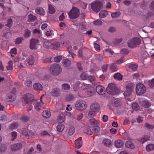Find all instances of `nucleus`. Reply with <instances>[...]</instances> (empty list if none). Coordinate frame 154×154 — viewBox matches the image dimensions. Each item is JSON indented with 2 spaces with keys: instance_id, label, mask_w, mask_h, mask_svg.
Wrapping results in <instances>:
<instances>
[{
  "instance_id": "1",
  "label": "nucleus",
  "mask_w": 154,
  "mask_h": 154,
  "mask_svg": "<svg viewBox=\"0 0 154 154\" xmlns=\"http://www.w3.org/2000/svg\"><path fill=\"white\" fill-rule=\"evenodd\" d=\"M24 99L25 105H23V106L26 107L27 111L29 112L31 111L32 108V103L34 101L33 95L30 93L27 94L25 95Z\"/></svg>"
},
{
  "instance_id": "2",
  "label": "nucleus",
  "mask_w": 154,
  "mask_h": 154,
  "mask_svg": "<svg viewBox=\"0 0 154 154\" xmlns=\"http://www.w3.org/2000/svg\"><path fill=\"white\" fill-rule=\"evenodd\" d=\"M106 91L108 94L112 95L118 94L119 91L116 85L112 83L109 84L106 88Z\"/></svg>"
},
{
  "instance_id": "3",
  "label": "nucleus",
  "mask_w": 154,
  "mask_h": 154,
  "mask_svg": "<svg viewBox=\"0 0 154 154\" xmlns=\"http://www.w3.org/2000/svg\"><path fill=\"white\" fill-rule=\"evenodd\" d=\"M50 70L53 75H57L61 72L62 69L59 64L55 63L51 65Z\"/></svg>"
},
{
  "instance_id": "4",
  "label": "nucleus",
  "mask_w": 154,
  "mask_h": 154,
  "mask_svg": "<svg viewBox=\"0 0 154 154\" xmlns=\"http://www.w3.org/2000/svg\"><path fill=\"white\" fill-rule=\"evenodd\" d=\"M80 13L79 10L78 8L73 7L69 12V17L71 19H75L79 17Z\"/></svg>"
},
{
  "instance_id": "5",
  "label": "nucleus",
  "mask_w": 154,
  "mask_h": 154,
  "mask_svg": "<svg viewBox=\"0 0 154 154\" xmlns=\"http://www.w3.org/2000/svg\"><path fill=\"white\" fill-rule=\"evenodd\" d=\"M102 6V2L98 1L93 2L91 5V7L92 9L96 12H98L100 11Z\"/></svg>"
},
{
  "instance_id": "6",
  "label": "nucleus",
  "mask_w": 154,
  "mask_h": 154,
  "mask_svg": "<svg viewBox=\"0 0 154 154\" xmlns=\"http://www.w3.org/2000/svg\"><path fill=\"white\" fill-rule=\"evenodd\" d=\"M76 108L79 110H83L86 109L87 107L86 102L82 100H77L75 104Z\"/></svg>"
},
{
  "instance_id": "7",
  "label": "nucleus",
  "mask_w": 154,
  "mask_h": 154,
  "mask_svg": "<svg viewBox=\"0 0 154 154\" xmlns=\"http://www.w3.org/2000/svg\"><path fill=\"white\" fill-rule=\"evenodd\" d=\"M146 87L143 84L138 83L137 84L136 91L138 95H140L143 94L146 92Z\"/></svg>"
},
{
  "instance_id": "8",
  "label": "nucleus",
  "mask_w": 154,
  "mask_h": 154,
  "mask_svg": "<svg viewBox=\"0 0 154 154\" xmlns=\"http://www.w3.org/2000/svg\"><path fill=\"white\" fill-rule=\"evenodd\" d=\"M140 43V39L137 38H134L129 40L128 43V46L130 48L135 47Z\"/></svg>"
},
{
  "instance_id": "9",
  "label": "nucleus",
  "mask_w": 154,
  "mask_h": 154,
  "mask_svg": "<svg viewBox=\"0 0 154 154\" xmlns=\"http://www.w3.org/2000/svg\"><path fill=\"white\" fill-rule=\"evenodd\" d=\"M39 41L38 39L32 38L30 40V48L31 49H36L39 45Z\"/></svg>"
},
{
  "instance_id": "10",
  "label": "nucleus",
  "mask_w": 154,
  "mask_h": 154,
  "mask_svg": "<svg viewBox=\"0 0 154 154\" xmlns=\"http://www.w3.org/2000/svg\"><path fill=\"white\" fill-rule=\"evenodd\" d=\"M126 90L124 92L125 97L131 95L132 91L133 89V86L132 84H129L127 85L126 87Z\"/></svg>"
},
{
  "instance_id": "11",
  "label": "nucleus",
  "mask_w": 154,
  "mask_h": 154,
  "mask_svg": "<svg viewBox=\"0 0 154 154\" xmlns=\"http://www.w3.org/2000/svg\"><path fill=\"white\" fill-rule=\"evenodd\" d=\"M139 103L142 107L148 108L151 106V103L146 100H140L139 101Z\"/></svg>"
},
{
  "instance_id": "12",
  "label": "nucleus",
  "mask_w": 154,
  "mask_h": 154,
  "mask_svg": "<svg viewBox=\"0 0 154 154\" xmlns=\"http://www.w3.org/2000/svg\"><path fill=\"white\" fill-rule=\"evenodd\" d=\"M44 95H42L40 97V101L41 102H37L36 101H35L34 103V106L35 109L37 110H39L41 109V107L42 105V99L43 96Z\"/></svg>"
},
{
  "instance_id": "13",
  "label": "nucleus",
  "mask_w": 154,
  "mask_h": 154,
  "mask_svg": "<svg viewBox=\"0 0 154 154\" xmlns=\"http://www.w3.org/2000/svg\"><path fill=\"white\" fill-rule=\"evenodd\" d=\"M51 95L53 97H58L60 94V90L58 88H54L51 91Z\"/></svg>"
},
{
  "instance_id": "14",
  "label": "nucleus",
  "mask_w": 154,
  "mask_h": 154,
  "mask_svg": "<svg viewBox=\"0 0 154 154\" xmlns=\"http://www.w3.org/2000/svg\"><path fill=\"white\" fill-rule=\"evenodd\" d=\"M96 90L97 93L100 95H103L105 93V88L102 86H97L96 88Z\"/></svg>"
},
{
  "instance_id": "15",
  "label": "nucleus",
  "mask_w": 154,
  "mask_h": 154,
  "mask_svg": "<svg viewBox=\"0 0 154 154\" xmlns=\"http://www.w3.org/2000/svg\"><path fill=\"white\" fill-rule=\"evenodd\" d=\"M22 146V143H17L13 144L11 146V149L14 151H17L20 149Z\"/></svg>"
},
{
  "instance_id": "16",
  "label": "nucleus",
  "mask_w": 154,
  "mask_h": 154,
  "mask_svg": "<svg viewBox=\"0 0 154 154\" xmlns=\"http://www.w3.org/2000/svg\"><path fill=\"white\" fill-rule=\"evenodd\" d=\"M75 131V128L74 127H69L67 129L66 134L67 137L70 136L74 133Z\"/></svg>"
},
{
  "instance_id": "17",
  "label": "nucleus",
  "mask_w": 154,
  "mask_h": 154,
  "mask_svg": "<svg viewBox=\"0 0 154 154\" xmlns=\"http://www.w3.org/2000/svg\"><path fill=\"white\" fill-rule=\"evenodd\" d=\"M90 110H93L95 112H98L100 109V105L97 103H92L90 107Z\"/></svg>"
},
{
  "instance_id": "18",
  "label": "nucleus",
  "mask_w": 154,
  "mask_h": 154,
  "mask_svg": "<svg viewBox=\"0 0 154 154\" xmlns=\"http://www.w3.org/2000/svg\"><path fill=\"white\" fill-rule=\"evenodd\" d=\"M87 95L88 97L93 96L94 94V89L91 86L88 87L86 91Z\"/></svg>"
},
{
  "instance_id": "19",
  "label": "nucleus",
  "mask_w": 154,
  "mask_h": 154,
  "mask_svg": "<svg viewBox=\"0 0 154 154\" xmlns=\"http://www.w3.org/2000/svg\"><path fill=\"white\" fill-rule=\"evenodd\" d=\"M16 98V94L9 93L7 95L6 100L9 102H11L15 100Z\"/></svg>"
},
{
  "instance_id": "20",
  "label": "nucleus",
  "mask_w": 154,
  "mask_h": 154,
  "mask_svg": "<svg viewBox=\"0 0 154 154\" xmlns=\"http://www.w3.org/2000/svg\"><path fill=\"white\" fill-rule=\"evenodd\" d=\"M75 146L77 148H80L82 144V137H80L75 140Z\"/></svg>"
},
{
  "instance_id": "21",
  "label": "nucleus",
  "mask_w": 154,
  "mask_h": 154,
  "mask_svg": "<svg viewBox=\"0 0 154 154\" xmlns=\"http://www.w3.org/2000/svg\"><path fill=\"white\" fill-rule=\"evenodd\" d=\"M34 61V57L32 55L29 56L26 59V62L29 65H32L33 64Z\"/></svg>"
},
{
  "instance_id": "22",
  "label": "nucleus",
  "mask_w": 154,
  "mask_h": 154,
  "mask_svg": "<svg viewBox=\"0 0 154 154\" xmlns=\"http://www.w3.org/2000/svg\"><path fill=\"white\" fill-rule=\"evenodd\" d=\"M62 63L63 66L67 69L70 68L71 64L70 61L68 59H64L62 61Z\"/></svg>"
},
{
  "instance_id": "23",
  "label": "nucleus",
  "mask_w": 154,
  "mask_h": 154,
  "mask_svg": "<svg viewBox=\"0 0 154 154\" xmlns=\"http://www.w3.org/2000/svg\"><path fill=\"white\" fill-rule=\"evenodd\" d=\"M65 120V116L63 113L60 114L58 116L57 122L59 123H62Z\"/></svg>"
},
{
  "instance_id": "24",
  "label": "nucleus",
  "mask_w": 154,
  "mask_h": 154,
  "mask_svg": "<svg viewBox=\"0 0 154 154\" xmlns=\"http://www.w3.org/2000/svg\"><path fill=\"white\" fill-rule=\"evenodd\" d=\"M35 12L41 15H44L45 12L44 9L41 7H38L35 10Z\"/></svg>"
},
{
  "instance_id": "25",
  "label": "nucleus",
  "mask_w": 154,
  "mask_h": 154,
  "mask_svg": "<svg viewBox=\"0 0 154 154\" xmlns=\"http://www.w3.org/2000/svg\"><path fill=\"white\" fill-rule=\"evenodd\" d=\"M124 143L121 140H118L115 141V145L117 148H121L123 145Z\"/></svg>"
},
{
  "instance_id": "26",
  "label": "nucleus",
  "mask_w": 154,
  "mask_h": 154,
  "mask_svg": "<svg viewBox=\"0 0 154 154\" xmlns=\"http://www.w3.org/2000/svg\"><path fill=\"white\" fill-rule=\"evenodd\" d=\"M113 77L115 79L118 81H121L122 79V76L119 72L115 73L113 75Z\"/></svg>"
},
{
  "instance_id": "27",
  "label": "nucleus",
  "mask_w": 154,
  "mask_h": 154,
  "mask_svg": "<svg viewBox=\"0 0 154 154\" xmlns=\"http://www.w3.org/2000/svg\"><path fill=\"white\" fill-rule=\"evenodd\" d=\"M112 104L116 106H118L120 105L121 102L119 99H114L112 101Z\"/></svg>"
},
{
  "instance_id": "28",
  "label": "nucleus",
  "mask_w": 154,
  "mask_h": 154,
  "mask_svg": "<svg viewBox=\"0 0 154 154\" xmlns=\"http://www.w3.org/2000/svg\"><path fill=\"white\" fill-rule=\"evenodd\" d=\"M150 8L151 10L153 11V12H149L147 13V16L149 17H151L153 15L154 12V1L152 2L150 5Z\"/></svg>"
},
{
  "instance_id": "29",
  "label": "nucleus",
  "mask_w": 154,
  "mask_h": 154,
  "mask_svg": "<svg viewBox=\"0 0 154 154\" xmlns=\"http://www.w3.org/2000/svg\"><path fill=\"white\" fill-rule=\"evenodd\" d=\"M110 68L112 72H116L117 71L118 68L115 63H112L110 65Z\"/></svg>"
},
{
  "instance_id": "30",
  "label": "nucleus",
  "mask_w": 154,
  "mask_h": 154,
  "mask_svg": "<svg viewBox=\"0 0 154 154\" xmlns=\"http://www.w3.org/2000/svg\"><path fill=\"white\" fill-rule=\"evenodd\" d=\"M42 116L45 118H49L51 116V113L47 110L44 111L42 112Z\"/></svg>"
},
{
  "instance_id": "31",
  "label": "nucleus",
  "mask_w": 154,
  "mask_h": 154,
  "mask_svg": "<svg viewBox=\"0 0 154 154\" xmlns=\"http://www.w3.org/2000/svg\"><path fill=\"white\" fill-rule=\"evenodd\" d=\"M108 11L103 10L101 11L99 13V17L100 18H103L105 17L108 14Z\"/></svg>"
},
{
  "instance_id": "32",
  "label": "nucleus",
  "mask_w": 154,
  "mask_h": 154,
  "mask_svg": "<svg viewBox=\"0 0 154 154\" xmlns=\"http://www.w3.org/2000/svg\"><path fill=\"white\" fill-rule=\"evenodd\" d=\"M100 127L98 126H95L92 127L93 131L97 135L100 134L99 132L100 131Z\"/></svg>"
},
{
  "instance_id": "33",
  "label": "nucleus",
  "mask_w": 154,
  "mask_h": 154,
  "mask_svg": "<svg viewBox=\"0 0 154 154\" xmlns=\"http://www.w3.org/2000/svg\"><path fill=\"white\" fill-rule=\"evenodd\" d=\"M28 22H33L35 21L36 19V16L33 15L32 14H30L28 16Z\"/></svg>"
},
{
  "instance_id": "34",
  "label": "nucleus",
  "mask_w": 154,
  "mask_h": 154,
  "mask_svg": "<svg viewBox=\"0 0 154 154\" xmlns=\"http://www.w3.org/2000/svg\"><path fill=\"white\" fill-rule=\"evenodd\" d=\"M31 31L29 29H26L24 30V37L25 38L29 37L31 35Z\"/></svg>"
},
{
  "instance_id": "35",
  "label": "nucleus",
  "mask_w": 154,
  "mask_h": 154,
  "mask_svg": "<svg viewBox=\"0 0 154 154\" xmlns=\"http://www.w3.org/2000/svg\"><path fill=\"white\" fill-rule=\"evenodd\" d=\"M34 88L36 90H41L42 89V85L39 83H35L33 85Z\"/></svg>"
},
{
  "instance_id": "36",
  "label": "nucleus",
  "mask_w": 154,
  "mask_h": 154,
  "mask_svg": "<svg viewBox=\"0 0 154 154\" xmlns=\"http://www.w3.org/2000/svg\"><path fill=\"white\" fill-rule=\"evenodd\" d=\"M89 75L85 72L82 73L80 75L81 78L82 80H86L88 77Z\"/></svg>"
},
{
  "instance_id": "37",
  "label": "nucleus",
  "mask_w": 154,
  "mask_h": 154,
  "mask_svg": "<svg viewBox=\"0 0 154 154\" xmlns=\"http://www.w3.org/2000/svg\"><path fill=\"white\" fill-rule=\"evenodd\" d=\"M125 146L128 148L133 149L134 147V144L131 141H128L125 143Z\"/></svg>"
},
{
  "instance_id": "38",
  "label": "nucleus",
  "mask_w": 154,
  "mask_h": 154,
  "mask_svg": "<svg viewBox=\"0 0 154 154\" xmlns=\"http://www.w3.org/2000/svg\"><path fill=\"white\" fill-rule=\"evenodd\" d=\"M65 128L64 125L62 124H60L58 125L57 127V128L58 131L62 132L63 131Z\"/></svg>"
},
{
  "instance_id": "39",
  "label": "nucleus",
  "mask_w": 154,
  "mask_h": 154,
  "mask_svg": "<svg viewBox=\"0 0 154 154\" xmlns=\"http://www.w3.org/2000/svg\"><path fill=\"white\" fill-rule=\"evenodd\" d=\"M128 66L130 69L134 71L136 70L137 68V65L133 63H129L128 65Z\"/></svg>"
},
{
  "instance_id": "40",
  "label": "nucleus",
  "mask_w": 154,
  "mask_h": 154,
  "mask_svg": "<svg viewBox=\"0 0 154 154\" xmlns=\"http://www.w3.org/2000/svg\"><path fill=\"white\" fill-rule=\"evenodd\" d=\"M96 112L93 110H91L88 112L87 117L91 118L94 116L96 115Z\"/></svg>"
},
{
  "instance_id": "41",
  "label": "nucleus",
  "mask_w": 154,
  "mask_h": 154,
  "mask_svg": "<svg viewBox=\"0 0 154 154\" xmlns=\"http://www.w3.org/2000/svg\"><path fill=\"white\" fill-rule=\"evenodd\" d=\"M103 144L106 146H109L111 144V141L109 139H105L103 141Z\"/></svg>"
},
{
  "instance_id": "42",
  "label": "nucleus",
  "mask_w": 154,
  "mask_h": 154,
  "mask_svg": "<svg viewBox=\"0 0 154 154\" xmlns=\"http://www.w3.org/2000/svg\"><path fill=\"white\" fill-rule=\"evenodd\" d=\"M70 88L69 85L67 83L63 84L62 85V88L63 90H68L70 89Z\"/></svg>"
},
{
  "instance_id": "43",
  "label": "nucleus",
  "mask_w": 154,
  "mask_h": 154,
  "mask_svg": "<svg viewBox=\"0 0 154 154\" xmlns=\"http://www.w3.org/2000/svg\"><path fill=\"white\" fill-rule=\"evenodd\" d=\"M149 137L148 135H146L142 138L140 139V141L143 143L149 140Z\"/></svg>"
},
{
  "instance_id": "44",
  "label": "nucleus",
  "mask_w": 154,
  "mask_h": 154,
  "mask_svg": "<svg viewBox=\"0 0 154 154\" xmlns=\"http://www.w3.org/2000/svg\"><path fill=\"white\" fill-rule=\"evenodd\" d=\"M61 44V43L55 42L52 43V46H53V48L54 49H57L60 47Z\"/></svg>"
},
{
  "instance_id": "45",
  "label": "nucleus",
  "mask_w": 154,
  "mask_h": 154,
  "mask_svg": "<svg viewBox=\"0 0 154 154\" xmlns=\"http://www.w3.org/2000/svg\"><path fill=\"white\" fill-rule=\"evenodd\" d=\"M84 132L85 133L88 135H91L93 134V132L91 129L88 128H85L84 129Z\"/></svg>"
},
{
  "instance_id": "46",
  "label": "nucleus",
  "mask_w": 154,
  "mask_h": 154,
  "mask_svg": "<svg viewBox=\"0 0 154 154\" xmlns=\"http://www.w3.org/2000/svg\"><path fill=\"white\" fill-rule=\"evenodd\" d=\"M146 148L148 151H151L154 149V145L152 144H149L146 146Z\"/></svg>"
},
{
  "instance_id": "47",
  "label": "nucleus",
  "mask_w": 154,
  "mask_h": 154,
  "mask_svg": "<svg viewBox=\"0 0 154 154\" xmlns=\"http://www.w3.org/2000/svg\"><path fill=\"white\" fill-rule=\"evenodd\" d=\"M52 44L48 41H45L44 42L43 46L45 48H49L52 46Z\"/></svg>"
},
{
  "instance_id": "48",
  "label": "nucleus",
  "mask_w": 154,
  "mask_h": 154,
  "mask_svg": "<svg viewBox=\"0 0 154 154\" xmlns=\"http://www.w3.org/2000/svg\"><path fill=\"white\" fill-rule=\"evenodd\" d=\"M12 62L11 60H9L8 62V64L6 68L7 70H12L13 69Z\"/></svg>"
},
{
  "instance_id": "49",
  "label": "nucleus",
  "mask_w": 154,
  "mask_h": 154,
  "mask_svg": "<svg viewBox=\"0 0 154 154\" xmlns=\"http://www.w3.org/2000/svg\"><path fill=\"white\" fill-rule=\"evenodd\" d=\"M23 40V39L22 37H18L16 39L14 42L16 44H20L21 43Z\"/></svg>"
},
{
  "instance_id": "50",
  "label": "nucleus",
  "mask_w": 154,
  "mask_h": 154,
  "mask_svg": "<svg viewBox=\"0 0 154 154\" xmlns=\"http://www.w3.org/2000/svg\"><path fill=\"white\" fill-rule=\"evenodd\" d=\"M124 57L123 56H122L119 60L115 61V63L116 64H121L124 62Z\"/></svg>"
},
{
  "instance_id": "51",
  "label": "nucleus",
  "mask_w": 154,
  "mask_h": 154,
  "mask_svg": "<svg viewBox=\"0 0 154 154\" xmlns=\"http://www.w3.org/2000/svg\"><path fill=\"white\" fill-rule=\"evenodd\" d=\"M7 24H6L5 26L9 28L11 27L13 23L12 19L11 18L7 20Z\"/></svg>"
},
{
  "instance_id": "52",
  "label": "nucleus",
  "mask_w": 154,
  "mask_h": 154,
  "mask_svg": "<svg viewBox=\"0 0 154 154\" xmlns=\"http://www.w3.org/2000/svg\"><path fill=\"white\" fill-rule=\"evenodd\" d=\"M74 97L72 95H69L66 97V100L67 101H70L74 100Z\"/></svg>"
},
{
  "instance_id": "53",
  "label": "nucleus",
  "mask_w": 154,
  "mask_h": 154,
  "mask_svg": "<svg viewBox=\"0 0 154 154\" xmlns=\"http://www.w3.org/2000/svg\"><path fill=\"white\" fill-rule=\"evenodd\" d=\"M122 38L115 39L113 40V42L114 45H118L122 42Z\"/></svg>"
},
{
  "instance_id": "54",
  "label": "nucleus",
  "mask_w": 154,
  "mask_h": 154,
  "mask_svg": "<svg viewBox=\"0 0 154 154\" xmlns=\"http://www.w3.org/2000/svg\"><path fill=\"white\" fill-rule=\"evenodd\" d=\"M121 13L120 11H118L114 13H112L111 14V16L113 18H116L118 17L120 14Z\"/></svg>"
},
{
  "instance_id": "55",
  "label": "nucleus",
  "mask_w": 154,
  "mask_h": 154,
  "mask_svg": "<svg viewBox=\"0 0 154 154\" xmlns=\"http://www.w3.org/2000/svg\"><path fill=\"white\" fill-rule=\"evenodd\" d=\"M132 108L134 109L137 110L139 109L140 107L137 103H134L132 105Z\"/></svg>"
},
{
  "instance_id": "56",
  "label": "nucleus",
  "mask_w": 154,
  "mask_h": 154,
  "mask_svg": "<svg viewBox=\"0 0 154 154\" xmlns=\"http://www.w3.org/2000/svg\"><path fill=\"white\" fill-rule=\"evenodd\" d=\"M6 149L7 147L4 144L0 145V151L4 152L6 150Z\"/></svg>"
},
{
  "instance_id": "57",
  "label": "nucleus",
  "mask_w": 154,
  "mask_h": 154,
  "mask_svg": "<svg viewBox=\"0 0 154 154\" xmlns=\"http://www.w3.org/2000/svg\"><path fill=\"white\" fill-rule=\"evenodd\" d=\"M90 122L91 125H97L98 124L97 121L94 119H90Z\"/></svg>"
},
{
  "instance_id": "58",
  "label": "nucleus",
  "mask_w": 154,
  "mask_h": 154,
  "mask_svg": "<svg viewBox=\"0 0 154 154\" xmlns=\"http://www.w3.org/2000/svg\"><path fill=\"white\" fill-rule=\"evenodd\" d=\"M18 126L17 123H14L11 125L10 126L9 128L11 129H14L17 128Z\"/></svg>"
},
{
  "instance_id": "59",
  "label": "nucleus",
  "mask_w": 154,
  "mask_h": 154,
  "mask_svg": "<svg viewBox=\"0 0 154 154\" xmlns=\"http://www.w3.org/2000/svg\"><path fill=\"white\" fill-rule=\"evenodd\" d=\"M103 22L100 20H97L94 21V24L95 25L100 26L102 24Z\"/></svg>"
},
{
  "instance_id": "60",
  "label": "nucleus",
  "mask_w": 154,
  "mask_h": 154,
  "mask_svg": "<svg viewBox=\"0 0 154 154\" xmlns=\"http://www.w3.org/2000/svg\"><path fill=\"white\" fill-rule=\"evenodd\" d=\"M148 83V85L150 88H153L154 86V78L151 80H149Z\"/></svg>"
},
{
  "instance_id": "61",
  "label": "nucleus",
  "mask_w": 154,
  "mask_h": 154,
  "mask_svg": "<svg viewBox=\"0 0 154 154\" xmlns=\"http://www.w3.org/2000/svg\"><path fill=\"white\" fill-rule=\"evenodd\" d=\"M109 65L107 64L103 65L102 67V69L103 72H106Z\"/></svg>"
},
{
  "instance_id": "62",
  "label": "nucleus",
  "mask_w": 154,
  "mask_h": 154,
  "mask_svg": "<svg viewBox=\"0 0 154 154\" xmlns=\"http://www.w3.org/2000/svg\"><path fill=\"white\" fill-rule=\"evenodd\" d=\"M10 134L12 137V140H13L17 138V134L16 132H13L11 133Z\"/></svg>"
},
{
  "instance_id": "63",
  "label": "nucleus",
  "mask_w": 154,
  "mask_h": 154,
  "mask_svg": "<svg viewBox=\"0 0 154 154\" xmlns=\"http://www.w3.org/2000/svg\"><path fill=\"white\" fill-rule=\"evenodd\" d=\"M51 57L46 58L44 59L43 60V63H51Z\"/></svg>"
},
{
  "instance_id": "64",
  "label": "nucleus",
  "mask_w": 154,
  "mask_h": 154,
  "mask_svg": "<svg viewBox=\"0 0 154 154\" xmlns=\"http://www.w3.org/2000/svg\"><path fill=\"white\" fill-rule=\"evenodd\" d=\"M62 58V57L61 56H57L54 58V61L55 62L58 63L60 62Z\"/></svg>"
}]
</instances>
